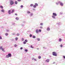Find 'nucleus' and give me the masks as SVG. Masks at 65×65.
I'll use <instances>...</instances> for the list:
<instances>
[{"label": "nucleus", "mask_w": 65, "mask_h": 65, "mask_svg": "<svg viewBox=\"0 0 65 65\" xmlns=\"http://www.w3.org/2000/svg\"><path fill=\"white\" fill-rule=\"evenodd\" d=\"M50 30V29L49 27H48L47 29V31H49Z\"/></svg>", "instance_id": "10"}, {"label": "nucleus", "mask_w": 65, "mask_h": 65, "mask_svg": "<svg viewBox=\"0 0 65 65\" xmlns=\"http://www.w3.org/2000/svg\"><path fill=\"white\" fill-rule=\"evenodd\" d=\"M32 35L31 34H30L29 35V36H30V37H32Z\"/></svg>", "instance_id": "32"}, {"label": "nucleus", "mask_w": 65, "mask_h": 65, "mask_svg": "<svg viewBox=\"0 0 65 65\" xmlns=\"http://www.w3.org/2000/svg\"><path fill=\"white\" fill-rule=\"evenodd\" d=\"M15 15H18V14H17V13H16L15 14Z\"/></svg>", "instance_id": "43"}, {"label": "nucleus", "mask_w": 65, "mask_h": 65, "mask_svg": "<svg viewBox=\"0 0 65 65\" xmlns=\"http://www.w3.org/2000/svg\"><path fill=\"white\" fill-rule=\"evenodd\" d=\"M0 49L1 50H2V51H4V49L2 48V47H0Z\"/></svg>", "instance_id": "4"}, {"label": "nucleus", "mask_w": 65, "mask_h": 65, "mask_svg": "<svg viewBox=\"0 0 65 65\" xmlns=\"http://www.w3.org/2000/svg\"><path fill=\"white\" fill-rule=\"evenodd\" d=\"M58 3H60V4L61 6H63V3L61 2H58Z\"/></svg>", "instance_id": "5"}, {"label": "nucleus", "mask_w": 65, "mask_h": 65, "mask_svg": "<svg viewBox=\"0 0 65 65\" xmlns=\"http://www.w3.org/2000/svg\"><path fill=\"white\" fill-rule=\"evenodd\" d=\"M27 13H30V12L29 11H27Z\"/></svg>", "instance_id": "27"}, {"label": "nucleus", "mask_w": 65, "mask_h": 65, "mask_svg": "<svg viewBox=\"0 0 65 65\" xmlns=\"http://www.w3.org/2000/svg\"><path fill=\"white\" fill-rule=\"evenodd\" d=\"M33 6V4H31L30 5V6H31V7H32Z\"/></svg>", "instance_id": "18"}, {"label": "nucleus", "mask_w": 65, "mask_h": 65, "mask_svg": "<svg viewBox=\"0 0 65 65\" xmlns=\"http://www.w3.org/2000/svg\"><path fill=\"white\" fill-rule=\"evenodd\" d=\"M22 41H24V38H22Z\"/></svg>", "instance_id": "24"}, {"label": "nucleus", "mask_w": 65, "mask_h": 65, "mask_svg": "<svg viewBox=\"0 0 65 65\" xmlns=\"http://www.w3.org/2000/svg\"><path fill=\"white\" fill-rule=\"evenodd\" d=\"M11 11V10H9L8 12V13L9 14H10V12Z\"/></svg>", "instance_id": "8"}, {"label": "nucleus", "mask_w": 65, "mask_h": 65, "mask_svg": "<svg viewBox=\"0 0 65 65\" xmlns=\"http://www.w3.org/2000/svg\"><path fill=\"white\" fill-rule=\"evenodd\" d=\"M31 15H33V14H31Z\"/></svg>", "instance_id": "48"}, {"label": "nucleus", "mask_w": 65, "mask_h": 65, "mask_svg": "<svg viewBox=\"0 0 65 65\" xmlns=\"http://www.w3.org/2000/svg\"><path fill=\"white\" fill-rule=\"evenodd\" d=\"M32 37L33 38H36V37H35V36H33Z\"/></svg>", "instance_id": "17"}, {"label": "nucleus", "mask_w": 65, "mask_h": 65, "mask_svg": "<svg viewBox=\"0 0 65 65\" xmlns=\"http://www.w3.org/2000/svg\"><path fill=\"white\" fill-rule=\"evenodd\" d=\"M53 14L54 16H56L57 15V14L55 13H53Z\"/></svg>", "instance_id": "6"}, {"label": "nucleus", "mask_w": 65, "mask_h": 65, "mask_svg": "<svg viewBox=\"0 0 65 65\" xmlns=\"http://www.w3.org/2000/svg\"><path fill=\"white\" fill-rule=\"evenodd\" d=\"M35 5L36 6H38V4L36 3L35 4Z\"/></svg>", "instance_id": "26"}, {"label": "nucleus", "mask_w": 65, "mask_h": 65, "mask_svg": "<svg viewBox=\"0 0 65 65\" xmlns=\"http://www.w3.org/2000/svg\"><path fill=\"white\" fill-rule=\"evenodd\" d=\"M16 20H19V18L17 17L16 18Z\"/></svg>", "instance_id": "31"}, {"label": "nucleus", "mask_w": 65, "mask_h": 65, "mask_svg": "<svg viewBox=\"0 0 65 65\" xmlns=\"http://www.w3.org/2000/svg\"><path fill=\"white\" fill-rule=\"evenodd\" d=\"M31 48H34V47H33V46H32V45H31Z\"/></svg>", "instance_id": "25"}, {"label": "nucleus", "mask_w": 65, "mask_h": 65, "mask_svg": "<svg viewBox=\"0 0 65 65\" xmlns=\"http://www.w3.org/2000/svg\"><path fill=\"white\" fill-rule=\"evenodd\" d=\"M17 1L19 2H20L21 1V0H18Z\"/></svg>", "instance_id": "38"}, {"label": "nucleus", "mask_w": 65, "mask_h": 65, "mask_svg": "<svg viewBox=\"0 0 65 65\" xmlns=\"http://www.w3.org/2000/svg\"><path fill=\"white\" fill-rule=\"evenodd\" d=\"M18 38L17 37H16L15 38V39L16 40H18Z\"/></svg>", "instance_id": "29"}, {"label": "nucleus", "mask_w": 65, "mask_h": 65, "mask_svg": "<svg viewBox=\"0 0 65 65\" xmlns=\"http://www.w3.org/2000/svg\"><path fill=\"white\" fill-rule=\"evenodd\" d=\"M63 57L64 58V59H65V56H63Z\"/></svg>", "instance_id": "44"}, {"label": "nucleus", "mask_w": 65, "mask_h": 65, "mask_svg": "<svg viewBox=\"0 0 65 65\" xmlns=\"http://www.w3.org/2000/svg\"><path fill=\"white\" fill-rule=\"evenodd\" d=\"M34 60L36 61H37V60L36 59H35Z\"/></svg>", "instance_id": "45"}, {"label": "nucleus", "mask_w": 65, "mask_h": 65, "mask_svg": "<svg viewBox=\"0 0 65 65\" xmlns=\"http://www.w3.org/2000/svg\"><path fill=\"white\" fill-rule=\"evenodd\" d=\"M36 32L37 33H38V32H39V31H38V29H36Z\"/></svg>", "instance_id": "7"}, {"label": "nucleus", "mask_w": 65, "mask_h": 65, "mask_svg": "<svg viewBox=\"0 0 65 65\" xmlns=\"http://www.w3.org/2000/svg\"><path fill=\"white\" fill-rule=\"evenodd\" d=\"M57 4L58 5V4L57 3Z\"/></svg>", "instance_id": "49"}, {"label": "nucleus", "mask_w": 65, "mask_h": 65, "mask_svg": "<svg viewBox=\"0 0 65 65\" xmlns=\"http://www.w3.org/2000/svg\"><path fill=\"white\" fill-rule=\"evenodd\" d=\"M20 49L21 50H23V47H21L20 48Z\"/></svg>", "instance_id": "42"}, {"label": "nucleus", "mask_w": 65, "mask_h": 65, "mask_svg": "<svg viewBox=\"0 0 65 65\" xmlns=\"http://www.w3.org/2000/svg\"><path fill=\"white\" fill-rule=\"evenodd\" d=\"M10 5H13L14 4V2L13 1H10Z\"/></svg>", "instance_id": "3"}, {"label": "nucleus", "mask_w": 65, "mask_h": 65, "mask_svg": "<svg viewBox=\"0 0 65 65\" xmlns=\"http://www.w3.org/2000/svg\"><path fill=\"white\" fill-rule=\"evenodd\" d=\"M53 56H57V54L55 52H53Z\"/></svg>", "instance_id": "2"}, {"label": "nucleus", "mask_w": 65, "mask_h": 65, "mask_svg": "<svg viewBox=\"0 0 65 65\" xmlns=\"http://www.w3.org/2000/svg\"><path fill=\"white\" fill-rule=\"evenodd\" d=\"M25 52H27L28 50H27V49H26L25 50Z\"/></svg>", "instance_id": "37"}, {"label": "nucleus", "mask_w": 65, "mask_h": 65, "mask_svg": "<svg viewBox=\"0 0 65 65\" xmlns=\"http://www.w3.org/2000/svg\"><path fill=\"white\" fill-rule=\"evenodd\" d=\"M52 18H53V19H55V17L54 16H52Z\"/></svg>", "instance_id": "22"}, {"label": "nucleus", "mask_w": 65, "mask_h": 65, "mask_svg": "<svg viewBox=\"0 0 65 65\" xmlns=\"http://www.w3.org/2000/svg\"><path fill=\"white\" fill-rule=\"evenodd\" d=\"M40 24L41 26H42L43 25V23H41Z\"/></svg>", "instance_id": "28"}, {"label": "nucleus", "mask_w": 65, "mask_h": 65, "mask_svg": "<svg viewBox=\"0 0 65 65\" xmlns=\"http://www.w3.org/2000/svg\"><path fill=\"white\" fill-rule=\"evenodd\" d=\"M5 34V35H6V36H7V35H8V33H6Z\"/></svg>", "instance_id": "21"}, {"label": "nucleus", "mask_w": 65, "mask_h": 65, "mask_svg": "<svg viewBox=\"0 0 65 65\" xmlns=\"http://www.w3.org/2000/svg\"><path fill=\"white\" fill-rule=\"evenodd\" d=\"M37 50H39V48H37Z\"/></svg>", "instance_id": "47"}, {"label": "nucleus", "mask_w": 65, "mask_h": 65, "mask_svg": "<svg viewBox=\"0 0 65 65\" xmlns=\"http://www.w3.org/2000/svg\"><path fill=\"white\" fill-rule=\"evenodd\" d=\"M2 12H4V10L3 9H2L1 10Z\"/></svg>", "instance_id": "13"}, {"label": "nucleus", "mask_w": 65, "mask_h": 65, "mask_svg": "<svg viewBox=\"0 0 65 65\" xmlns=\"http://www.w3.org/2000/svg\"><path fill=\"white\" fill-rule=\"evenodd\" d=\"M14 12V9L12 10V12H11V13H12Z\"/></svg>", "instance_id": "9"}, {"label": "nucleus", "mask_w": 65, "mask_h": 65, "mask_svg": "<svg viewBox=\"0 0 65 65\" xmlns=\"http://www.w3.org/2000/svg\"><path fill=\"white\" fill-rule=\"evenodd\" d=\"M25 41L26 42H28V40H25Z\"/></svg>", "instance_id": "23"}, {"label": "nucleus", "mask_w": 65, "mask_h": 65, "mask_svg": "<svg viewBox=\"0 0 65 65\" xmlns=\"http://www.w3.org/2000/svg\"><path fill=\"white\" fill-rule=\"evenodd\" d=\"M17 36H19V35H20V34H17Z\"/></svg>", "instance_id": "34"}, {"label": "nucleus", "mask_w": 65, "mask_h": 65, "mask_svg": "<svg viewBox=\"0 0 65 65\" xmlns=\"http://www.w3.org/2000/svg\"><path fill=\"white\" fill-rule=\"evenodd\" d=\"M23 5H21V8H23Z\"/></svg>", "instance_id": "33"}, {"label": "nucleus", "mask_w": 65, "mask_h": 65, "mask_svg": "<svg viewBox=\"0 0 65 65\" xmlns=\"http://www.w3.org/2000/svg\"><path fill=\"white\" fill-rule=\"evenodd\" d=\"M60 46L61 47H62V46H63V45H62V44H61L60 45Z\"/></svg>", "instance_id": "36"}, {"label": "nucleus", "mask_w": 65, "mask_h": 65, "mask_svg": "<svg viewBox=\"0 0 65 65\" xmlns=\"http://www.w3.org/2000/svg\"><path fill=\"white\" fill-rule=\"evenodd\" d=\"M59 41L60 42H61V41H62V39L61 38L59 39Z\"/></svg>", "instance_id": "11"}, {"label": "nucleus", "mask_w": 65, "mask_h": 65, "mask_svg": "<svg viewBox=\"0 0 65 65\" xmlns=\"http://www.w3.org/2000/svg\"><path fill=\"white\" fill-rule=\"evenodd\" d=\"M46 61L47 62H49V60L47 59L46 60Z\"/></svg>", "instance_id": "14"}, {"label": "nucleus", "mask_w": 65, "mask_h": 65, "mask_svg": "<svg viewBox=\"0 0 65 65\" xmlns=\"http://www.w3.org/2000/svg\"><path fill=\"white\" fill-rule=\"evenodd\" d=\"M0 7L2 9H3V7L2 6H0Z\"/></svg>", "instance_id": "12"}, {"label": "nucleus", "mask_w": 65, "mask_h": 65, "mask_svg": "<svg viewBox=\"0 0 65 65\" xmlns=\"http://www.w3.org/2000/svg\"><path fill=\"white\" fill-rule=\"evenodd\" d=\"M40 29H42V26L40 27Z\"/></svg>", "instance_id": "41"}, {"label": "nucleus", "mask_w": 65, "mask_h": 65, "mask_svg": "<svg viewBox=\"0 0 65 65\" xmlns=\"http://www.w3.org/2000/svg\"><path fill=\"white\" fill-rule=\"evenodd\" d=\"M23 43L24 44H26V42L25 41H24L23 42Z\"/></svg>", "instance_id": "30"}, {"label": "nucleus", "mask_w": 65, "mask_h": 65, "mask_svg": "<svg viewBox=\"0 0 65 65\" xmlns=\"http://www.w3.org/2000/svg\"><path fill=\"white\" fill-rule=\"evenodd\" d=\"M11 57V54L10 53L8 54V55H7L6 56V58H8L9 57Z\"/></svg>", "instance_id": "1"}, {"label": "nucleus", "mask_w": 65, "mask_h": 65, "mask_svg": "<svg viewBox=\"0 0 65 65\" xmlns=\"http://www.w3.org/2000/svg\"><path fill=\"white\" fill-rule=\"evenodd\" d=\"M17 45L16 44H15L14 46H15V47H17Z\"/></svg>", "instance_id": "40"}, {"label": "nucleus", "mask_w": 65, "mask_h": 65, "mask_svg": "<svg viewBox=\"0 0 65 65\" xmlns=\"http://www.w3.org/2000/svg\"><path fill=\"white\" fill-rule=\"evenodd\" d=\"M37 40H38V41H40V39H39V38H37Z\"/></svg>", "instance_id": "19"}, {"label": "nucleus", "mask_w": 65, "mask_h": 65, "mask_svg": "<svg viewBox=\"0 0 65 65\" xmlns=\"http://www.w3.org/2000/svg\"><path fill=\"white\" fill-rule=\"evenodd\" d=\"M41 56H39L38 57V58H39V59H41Z\"/></svg>", "instance_id": "20"}, {"label": "nucleus", "mask_w": 65, "mask_h": 65, "mask_svg": "<svg viewBox=\"0 0 65 65\" xmlns=\"http://www.w3.org/2000/svg\"><path fill=\"white\" fill-rule=\"evenodd\" d=\"M33 7L34 8H36V5H34L33 6Z\"/></svg>", "instance_id": "16"}, {"label": "nucleus", "mask_w": 65, "mask_h": 65, "mask_svg": "<svg viewBox=\"0 0 65 65\" xmlns=\"http://www.w3.org/2000/svg\"><path fill=\"white\" fill-rule=\"evenodd\" d=\"M39 32H41V29H39Z\"/></svg>", "instance_id": "39"}, {"label": "nucleus", "mask_w": 65, "mask_h": 65, "mask_svg": "<svg viewBox=\"0 0 65 65\" xmlns=\"http://www.w3.org/2000/svg\"><path fill=\"white\" fill-rule=\"evenodd\" d=\"M7 31H9V30H7Z\"/></svg>", "instance_id": "46"}, {"label": "nucleus", "mask_w": 65, "mask_h": 65, "mask_svg": "<svg viewBox=\"0 0 65 65\" xmlns=\"http://www.w3.org/2000/svg\"><path fill=\"white\" fill-rule=\"evenodd\" d=\"M2 37L1 36H0V39H2Z\"/></svg>", "instance_id": "35"}, {"label": "nucleus", "mask_w": 65, "mask_h": 65, "mask_svg": "<svg viewBox=\"0 0 65 65\" xmlns=\"http://www.w3.org/2000/svg\"><path fill=\"white\" fill-rule=\"evenodd\" d=\"M15 4H18V2L17 1H15Z\"/></svg>", "instance_id": "15"}]
</instances>
